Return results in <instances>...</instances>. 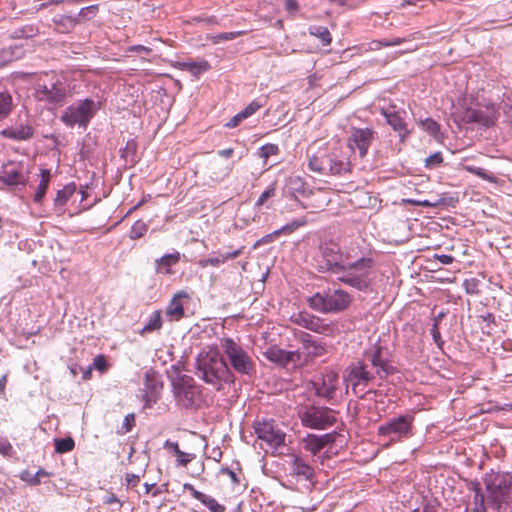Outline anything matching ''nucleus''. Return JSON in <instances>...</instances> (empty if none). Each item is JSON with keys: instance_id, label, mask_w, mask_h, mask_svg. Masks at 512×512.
I'll return each mask as SVG.
<instances>
[{"instance_id": "nucleus-3", "label": "nucleus", "mask_w": 512, "mask_h": 512, "mask_svg": "<svg viewBox=\"0 0 512 512\" xmlns=\"http://www.w3.org/2000/svg\"><path fill=\"white\" fill-rule=\"evenodd\" d=\"M413 429L414 416L402 414L380 424L377 428V436L383 447L387 448L410 439L414 435Z\"/></svg>"}, {"instance_id": "nucleus-1", "label": "nucleus", "mask_w": 512, "mask_h": 512, "mask_svg": "<svg viewBox=\"0 0 512 512\" xmlns=\"http://www.w3.org/2000/svg\"><path fill=\"white\" fill-rule=\"evenodd\" d=\"M375 266L370 253H366L357 242H350V253L336 278L358 291H367L374 278Z\"/></svg>"}, {"instance_id": "nucleus-19", "label": "nucleus", "mask_w": 512, "mask_h": 512, "mask_svg": "<svg viewBox=\"0 0 512 512\" xmlns=\"http://www.w3.org/2000/svg\"><path fill=\"white\" fill-rule=\"evenodd\" d=\"M291 322L306 328L310 331L324 334L330 330L328 324L324 323L319 317L312 315L306 311H301L299 313L293 314L290 318Z\"/></svg>"}, {"instance_id": "nucleus-31", "label": "nucleus", "mask_w": 512, "mask_h": 512, "mask_svg": "<svg viewBox=\"0 0 512 512\" xmlns=\"http://www.w3.org/2000/svg\"><path fill=\"white\" fill-rule=\"evenodd\" d=\"M13 109V99L9 91H0V121L7 118Z\"/></svg>"}, {"instance_id": "nucleus-44", "label": "nucleus", "mask_w": 512, "mask_h": 512, "mask_svg": "<svg viewBox=\"0 0 512 512\" xmlns=\"http://www.w3.org/2000/svg\"><path fill=\"white\" fill-rule=\"evenodd\" d=\"M279 151V147L276 144L267 143L260 147L258 156L266 162L270 156L277 155Z\"/></svg>"}, {"instance_id": "nucleus-33", "label": "nucleus", "mask_w": 512, "mask_h": 512, "mask_svg": "<svg viewBox=\"0 0 512 512\" xmlns=\"http://www.w3.org/2000/svg\"><path fill=\"white\" fill-rule=\"evenodd\" d=\"M161 327H162L161 312L154 311L151 314V316L149 317L147 323L141 329L140 334L144 335L146 333H151L153 331L161 329Z\"/></svg>"}, {"instance_id": "nucleus-46", "label": "nucleus", "mask_w": 512, "mask_h": 512, "mask_svg": "<svg viewBox=\"0 0 512 512\" xmlns=\"http://www.w3.org/2000/svg\"><path fill=\"white\" fill-rule=\"evenodd\" d=\"M443 163V156L441 152H435L425 159V167L427 169L438 168Z\"/></svg>"}, {"instance_id": "nucleus-18", "label": "nucleus", "mask_w": 512, "mask_h": 512, "mask_svg": "<svg viewBox=\"0 0 512 512\" xmlns=\"http://www.w3.org/2000/svg\"><path fill=\"white\" fill-rule=\"evenodd\" d=\"M192 379H182L175 387V397L178 404L185 408H192L199 402L200 391L197 386L191 383Z\"/></svg>"}, {"instance_id": "nucleus-63", "label": "nucleus", "mask_w": 512, "mask_h": 512, "mask_svg": "<svg viewBox=\"0 0 512 512\" xmlns=\"http://www.w3.org/2000/svg\"><path fill=\"white\" fill-rule=\"evenodd\" d=\"M430 333L432 335L434 342L437 344V346L442 347L444 342L441 338V335H440V332H439V329H438V326L436 323L432 326Z\"/></svg>"}, {"instance_id": "nucleus-45", "label": "nucleus", "mask_w": 512, "mask_h": 512, "mask_svg": "<svg viewBox=\"0 0 512 512\" xmlns=\"http://www.w3.org/2000/svg\"><path fill=\"white\" fill-rule=\"evenodd\" d=\"M38 30L32 25H25L13 32L15 38H30L37 34Z\"/></svg>"}, {"instance_id": "nucleus-5", "label": "nucleus", "mask_w": 512, "mask_h": 512, "mask_svg": "<svg viewBox=\"0 0 512 512\" xmlns=\"http://www.w3.org/2000/svg\"><path fill=\"white\" fill-rule=\"evenodd\" d=\"M352 300V295L346 290L328 288L322 292H316L308 298L307 302L313 310L328 314L346 310Z\"/></svg>"}, {"instance_id": "nucleus-25", "label": "nucleus", "mask_w": 512, "mask_h": 512, "mask_svg": "<svg viewBox=\"0 0 512 512\" xmlns=\"http://www.w3.org/2000/svg\"><path fill=\"white\" fill-rule=\"evenodd\" d=\"M1 134L7 139L24 141L33 137L34 128L29 124H20L4 129Z\"/></svg>"}, {"instance_id": "nucleus-14", "label": "nucleus", "mask_w": 512, "mask_h": 512, "mask_svg": "<svg viewBox=\"0 0 512 512\" xmlns=\"http://www.w3.org/2000/svg\"><path fill=\"white\" fill-rule=\"evenodd\" d=\"M375 135L376 132L372 128L352 127L347 139L348 146L352 151L358 150L359 156L364 158L375 139Z\"/></svg>"}, {"instance_id": "nucleus-2", "label": "nucleus", "mask_w": 512, "mask_h": 512, "mask_svg": "<svg viewBox=\"0 0 512 512\" xmlns=\"http://www.w3.org/2000/svg\"><path fill=\"white\" fill-rule=\"evenodd\" d=\"M196 375L218 390L222 383L233 382L234 376L217 348L201 351L196 358Z\"/></svg>"}, {"instance_id": "nucleus-49", "label": "nucleus", "mask_w": 512, "mask_h": 512, "mask_svg": "<svg viewBox=\"0 0 512 512\" xmlns=\"http://www.w3.org/2000/svg\"><path fill=\"white\" fill-rule=\"evenodd\" d=\"M175 455L177 456L176 461L178 466H187L188 463H190L196 457L195 454L185 453L180 449H177V453Z\"/></svg>"}, {"instance_id": "nucleus-8", "label": "nucleus", "mask_w": 512, "mask_h": 512, "mask_svg": "<svg viewBox=\"0 0 512 512\" xmlns=\"http://www.w3.org/2000/svg\"><path fill=\"white\" fill-rule=\"evenodd\" d=\"M98 108L97 103L90 98L78 100L65 108L60 121L69 128L78 126L85 130Z\"/></svg>"}, {"instance_id": "nucleus-21", "label": "nucleus", "mask_w": 512, "mask_h": 512, "mask_svg": "<svg viewBox=\"0 0 512 512\" xmlns=\"http://www.w3.org/2000/svg\"><path fill=\"white\" fill-rule=\"evenodd\" d=\"M264 356L271 362L281 366H286L290 362L300 360L298 351H287L278 346H271L265 352Z\"/></svg>"}, {"instance_id": "nucleus-35", "label": "nucleus", "mask_w": 512, "mask_h": 512, "mask_svg": "<svg viewBox=\"0 0 512 512\" xmlns=\"http://www.w3.org/2000/svg\"><path fill=\"white\" fill-rule=\"evenodd\" d=\"M309 33L318 38L324 46L331 43L332 37L327 27L312 25L309 27Z\"/></svg>"}, {"instance_id": "nucleus-11", "label": "nucleus", "mask_w": 512, "mask_h": 512, "mask_svg": "<svg viewBox=\"0 0 512 512\" xmlns=\"http://www.w3.org/2000/svg\"><path fill=\"white\" fill-rule=\"evenodd\" d=\"M490 503L493 508L499 509L506 503L512 492V473H497L491 475L486 481Z\"/></svg>"}, {"instance_id": "nucleus-54", "label": "nucleus", "mask_w": 512, "mask_h": 512, "mask_svg": "<svg viewBox=\"0 0 512 512\" xmlns=\"http://www.w3.org/2000/svg\"><path fill=\"white\" fill-rule=\"evenodd\" d=\"M297 337H298L299 341L301 342L304 350H306L308 348V346H310L312 344V342L315 340V338L312 335H310L307 332H303V331H300Z\"/></svg>"}, {"instance_id": "nucleus-20", "label": "nucleus", "mask_w": 512, "mask_h": 512, "mask_svg": "<svg viewBox=\"0 0 512 512\" xmlns=\"http://www.w3.org/2000/svg\"><path fill=\"white\" fill-rule=\"evenodd\" d=\"M338 375L334 372H328L321 377V379L315 380L313 385L318 396L324 397L330 400L334 397L336 392V384Z\"/></svg>"}, {"instance_id": "nucleus-61", "label": "nucleus", "mask_w": 512, "mask_h": 512, "mask_svg": "<svg viewBox=\"0 0 512 512\" xmlns=\"http://www.w3.org/2000/svg\"><path fill=\"white\" fill-rule=\"evenodd\" d=\"M219 473L222 475H227L231 479L233 484L240 483V480H239V477L237 476V474L228 467H222L220 469Z\"/></svg>"}, {"instance_id": "nucleus-24", "label": "nucleus", "mask_w": 512, "mask_h": 512, "mask_svg": "<svg viewBox=\"0 0 512 512\" xmlns=\"http://www.w3.org/2000/svg\"><path fill=\"white\" fill-rule=\"evenodd\" d=\"M497 113L494 108L491 111L468 110L465 118L468 122L478 123L485 127L493 126L497 121Z\"/></svg>"}, {"instance_id": "nucleus-51", "label": "nucleus", "mask_w": 512, "mask_h": 512, "mask_svg": "<svg viewBox=\"0 0 512 512\" xmlns=\"http://www.w3.org/2000/svg\"><path fill=\"white\" fill-rule=\"evenodd\" d=\"M243 34H244V31L223 32V33H220V34H217L216 36H214V42L218 43V42H222V41L233 40Z\"/></svg>"}, {"instance_id": "nucleus-50", "label": "nucleus", "mask_w": 512, "mask_h": 512, "mask_svg": "<svg viewBox=\"0 0 512 512\" xmlns=\"http://www.w3.org/2000/svg\"><path fill=\"white\" fill-rule=\"evenodd\" d=\"M93 369L100 371L101 373L105 372L108 368L107 360L104 355L99 354L94 357L93 362L91 364Z\"/></svg>"}, {"instance_id": "nucleus-7", "label": "nucleus", "mask_w": 512, "mask_h": 512, "mask_svg": "<svg viewBox=\"0 0 512 512\" xmlns=\"http://www.w3.org/2000/svg\"><path fill=\"white\" fill-rule=\"evenodd\" d=\"M220 345L227 357L229 369L241 376L251 377L255 374V362L239 343L232 338H223Z\"/></svg>"}, {"instance_id": "nucleus-42", "label": "nucleus", "mask_w": 512, "mask_h": 512, "mask_svg": "<svg viewBox=\"0 0 512 512\" xmlns=\"http://www.w3.org/2000/svg\"><path fill=\"white\" fill-rule=\"evenodd\" d=\"M148 230V225L142 220H137L131 227L129 237L131 240H136L145 235Z\"/></svg>"}, {"instance_id": "nucleus-28", "label": "nucleus", "mask_w": 512, "mask_h": 512, "mask_svg": "<svg viewBox=\"0 0 512 512\" xmlns=\"http://www.w3.org/2000/svg\"><path fill=\"white\" fill-rule=\"evenodd\" d=\"M178 65L181 70L189 71L194 76H198L201 73L210 69V64L206 60H201L198 62H196V61L180 62Z\"/></svg>"}, {"instance_id": "nucleus-62", "label": "nucleus", "mask_w": 512, "mask_h": 512, "mask_svg": "<svg viewBox=\"0 0 512 512\" xmlns=\"http://www.w3.org/2000/svg\"><path fill=\"white\" fill-rule=\"evenodd\" d=\"M98 5H90L82 8L76 16H79V20L81 18L86 17L88 14L95 15L98 11Z\"/></svg>"}, {"instance_id": "nucleus-26", "label": "nucleus", "mask_w": 512, "mask_h": 512, "mask_svg": "<svg viewBox=\"0 0 512 512\" xmlns=\"http://www.w3.org/2000/svg\"><path fill=\"white\" fill-rule=\"evenodd\" d=\"M180 253L174 251L163 255L162 257L155 260V270L158 274L171 275L173 273L172 266L176 265L180 261Z\"/></svg>"}, {"instance_id": "nucleus-22", "label": "nucleus", "mask_w": 512, "mask_h": 512, "mask_svg": "<svg viewBox=\"0 0 512 512\" xmlns=\"http://www.w3.org/2000/svg\"><path fill=\"white\" fill-rule=\"evenodd\" d=\"M290 473L292 476L302 478L309 482H312L315 476L313 467L303 457L298 455H292Z\"/></svg>"}, {"instance_id": "nucleus-59", "label": "nucleus", "mask_w": 512, "mask_h": 512, "mask_svg": "<svg viewBox=\"0 0 512 512\" xmlns=\"http://www.w3.org/2000/svg\"><path fill=\"white\" fill-rule=\"evenodd\" d=\"M247 119L245 115H242V111L237 113L235 116H233L226 124L225 126L228 128H235L238 126L243 120Z\"/></svg>"}, {"instance_id": "nucleus-48", "label": "nucleus", "mask_w": 512, "mask_h": 512, "mask_svg": "<svg viewBox=\"0 0 512 512\" xmlns=\"http://www.w3.org/2000/svg\"><path fill=\"white\" fill-rule=\"evenodd\" d=\"M121 152V156L123 158H128V157H131V159L133 160L136 156V152H137V143L135 140H129L127 141L125 147L123 149L120 150Z\"/></svg>"}, {"instance_id": "nucleus-38", "label": "nucleus", "mask_w": 512, "mask_h": 512, "mask_svg": "<svg viewBox=\"0 0 512 512\" xmlns=\"http://www.w3.org/2000/svg\"><path fill=\"white\" fill-rule=\"evenodd\" d=\"M463 169L471 174L480 177L483 180H487L489 182H495L496 180V177L492 173H488L485 169L481 167H476L473 165H464Z\"/></svg>"}, {"instance_id": "nucleus-36", "label": "nucleus", "mask_w": 512, "mask_h": 512, "mask_svg": "<svg viewBox=\"0 0 512 512\" xmlns=\"http://www.w3.org/2000/svg\"><path fill=\"white\" fill-rule=\"evenodd\" d=\"M326 353L325 343L314 340L310 346L305 350L306 359H313L315 357L322 356Z\"/></svg>"}, {"instance_id": "nucleus-52", "label": "nucleus", "mask_w": 512, "mask_h": 512, "mask_svg": "<svg viewBox=\"0 0 512 512\" xmlns=\"http://www.w3.org/2000/svg\"><path fill=\"white\" fill-rule=\"evenodd\" d=\"M134 425H135L134 414L133 413L127 414L124 418L120 433L125 434V433L130 432L132 430V428L134 427Z\"/></svg>"}, {"instance_id": "nucleus-47", "label": "nucleus", "mask_w": 512, "mask_h": 512, "mask_svg": "<svg viewBox=\"0 0 512 512\" xmlns=\"http://www.w3.org/2000/svg\"><path fill=\"white\" fill-rule=\"evenodd\" d=\"M473 490L475 492V495H474V502H475V505H476L475 511L476 512H479L480 510L484 511L485 510V507H484V495L482 493V490H481V487H480L479 483H475L474 484Z\"/></svg>"}, {"instance_id": "nucleus-41", "label": "nucleus", "mask_w": 512, "mask_h": 512, "mask_svg": "<svg viewBox=\"0 0 512 512\" xmlns=\"http://www.w3.org/2000/svg\"><path fill=\"white\" fill-rule=\"evenodd\" d=\"M213 254L214 255L211 256V257H208V258H205V259H200L197 262L198 266L201 267V268H206L208 266L218 267L221 264L225 263L224 259H223V256L221 255L220 252H214Z\"/></svg>"}, {"instance_id": "nucleus-23", "label": "nucleus", "mask_w": 512, "mask_h": 512, "mask_svg": "<svg viewBox=\"0 0 512 512\" xmlns=\"http://www.w3.org/2000/svg\"><path fill=\"white\" fill-rule=\"evenodd\" d=\"M382 115L392 129L399 134L401 140L409 135L407 124L399 111L382 109Z\"/></svg>"}, {"instance_id": "nucleus-27", "label": "nucleus", "mask_w": 512, "mask_h": 512, "mask_svg": "<svg viewBox=\"0 0 512 512\" xmlns=\"http://www.w3.org/2000/svg\"><path fill=\"white\" fill-rule=\"evenodd\" d=\"M56 28L61 33H69L80 22L76 15H58L53 18Z\"/></svg>"}, {"instance_id": "nucleus-15", "label": "nucleus", "mask_w": 512, "mask_h": 512, "mask_svg": "<svg viewBox=\"0 0 512 512\" xmlns=\"http://www.w3.org/2000/svg\"><path fill=\"white\" fill-rule=\"evenodd\" d=\"M163 389L161 375L154 369L145 372L143 401L145 408H151L160 399Z\"/></svg>"}, {"instance_id": "nucleus-13", "label": "nucleus", "mask_w": 512, "mask_h": 512, "mask_svg": "<svg viewBox=\"0 0 512 512\" xmlns=\"http://www.w3.org/2000/svg\"><path fill=\"white\" fill-rule=\"evenodd\" d=\"M364 362L374 368L375 372L373 373L375 377H379L380 379H386L389 375L395 373L394 366L383 357V348L380 345H375V347L369 351L364 353Z\"/></svg>"}, {"instance_id": "nucleus-17", "label": "nucleus", "mask_w": 512, "mask_h": 512, "mask_svg": "<svg viewBox=\"0 0 512 512\" xmlns=\"http://www.w3.org/2000/svg\"><path fill=\"white\" fill-rule=\"evenodd\" d=\"M254 429L258 439L266 442L269 447L278 449L284 445L286 435L273 422H258Z\"/></svg>"}, {"instance_id": "nucleus-64", "label": "nucleus", "mask_w": 512, "mask_h": 512, "mask_svg": "<svg viewBox=\"0 0 512 512\" xmlns=\"http://www.w3.org/2000/svg\"><path fill=\"white\" fill-rule=\"evenodd\" d=\"M464 285H465L467 293L475 294L478 292V288H477L478 280H476V279L466 280Z\"/></svg>"}, {"instance_id": "nucleus-6", "label": "nucleus", "mask_w": 512, "mask_h": 512, "mask_svg": "<svg viewBox=\"0 0 512 512\" xmlns=\"http://www.w3.org/2000/svg\"><path fill=\"white\" fill-rule=\"evenodd\" d=\"M308 167L313 172L325 175H337L349 170L348 163L340 155L338 149L328 147L319 148L309 156Z\"/></svg>"}, {"instance_id": "nucleus-56", "label": "nucleus", "mask_w": 512, "mask_h": 512, "mask_svg": "<svg viewBox=\"0 0 512 512\" xmlns=\"http://www.w3.org/2000/svg\"><path fill=\"white\" fill-rule=\"evenodd\" d=\"M423 512H441V507L436 500L428 499L424 503Z\"/></svg>"}, {"instance_id": "nucleus-57", "label": "nucleus", "mask_w": 512, "mask_h": 512, "mask_svg": "<svg viewBox=\"0 0 512 512\" xmlns=\"http://www.w3.org/2000/svg\"><path fill=\"white\" fill-rule=\"evenodd\" d=\"M261 107H262V104L258 103L257 101H252L249 105H247L242 110V115H245V117L248 118V117L252 116Z\"/></svg>"}, {"instance_id": "nucleus-43", "label": "nucleus", "mask_w": 512, "mask_h": 512, "mask_svg": "<svg viewBox=\"0 0 512 512\" xmlns=\"http://www.w3.org/2000/svg\"><path fill=\"white\" fill-rule=\"evenodd\" d=\"M200 502L211 512H225L226 510L224 505L218 503L217 500L210 495L205 494Z\"/></svg>"}, {"instance_id": "nucleus-53", "label": "nucleus", "mask_w": 512, "mask_h": 512, "mask_svg": "<svg viewBox=\"0 0 512 512\" xmlns=\"http://www.w3.org/2000/svg\"><path fill=\"white\" fill-rule=\"evenodd\" d=\"M280 232L279 230H275L273 231L272 233H269L265 236H263L262 238H260L254 245V247H258L260 245H264V244H268V243H271L273 242L274 240H276L279 236H280Z\"/></svg>"}, {"instance_id": "nucleus-16", "label": "nucleus", "mask_w": 512, "mask_h": 512, "mask_svg": "<svg viewBox=\"0 0 512 512\" xmlns=\"http://www.w3.org/2000/svg\"><path fill=\"white\" fill-rule=\"evenodd\" d=\"M28 180V170L22 162L8 161L0 170V181L9 186L25 185Z\"/></svg>"}, {"instance_id": "nucleus-32", "label": "nucleus", "mask_w": 512, "mask_h": 512, "mask_svg": "<svg viewBox=\"0 0 512 512\" xmlns=\"http://www.w3.org/2000/svg\"><path fill=\"white\" fill-rule=\"evenodd\" d=\"M76 188L77 187L75 183H69L65 185L61 190H58L54 199L55 206H64L70 197L75 193Z\"/></svg>"}, {"instance_id": "nucleus-58", "label": "nucleus", "mask_w": 512, "mask_h": 512, "mask_svg": "<svg viewBox=\"0 0 512 512\" xmlns=\"http://www.w3.org/2000/svg\"><path fill=\"white\" fill-rule=\"evenodd\" d=\"M275 195V188L274 187H269L267 188L258 198L257 202H256V206H261L263 205L270 197L274 196Z\"/></svg>"}, {"instance_id": "nucleus-34", "label": "nucleus", "mask_w": 512, "mask_h": 512, "mask_svg": "<svg viewBox=\"0 0 512 512\" xmlns=\"http://www.w3.org/2000/svg\"><path fill=\"white\" fill-rule=\"evenodd\" d=\"M303 447L313 456L317 455L323 449L321 440L318 439V435L315 434H309L303 439Z\"/></svg>"}, {"instance_id": "nucleus-10", "label": "nucleus", "mask_w": 512, "mask_h": 512, "mask_svg": "<svg viewBox=\"0 0 512 512\" xmlns=\"http://www.w3.org/2000/svg\"><path fill=\"white\" fill-rule=\"evenodd\" d=\"M70 96V85L62 77H53L49 81L38 83L35 97L38 101L52 105H62Z\"/></svg>"}, {"instance_id": "nucleus-4", "label": "nucleus", "mask_w": 512, "mask_h": 512, "mask_svg": "<svg viewBox=\"0 0 512 512\" xmlns=\"http://www.w3.org/2000/svg\"><path fill=\"white\" fill-rule=\"evenodd\" d=\"M348 253H350V243L341 248L333 241L321 242L314 257L316 269L319 272H328L337 276L343 268Z\"/></svg>"}, {"instance_id": "nucleus-30", "label": "nucleus", "mask_w": 512, "mask_h": 512, "mask_svg": "<svg viewBox=\"0 0 512 512\" xmlns=\"http://www.w3.org/2000/svg\"><path fill=\"white\" fill-rule=\"evenodd\" d=\"M185 296V294H176L170 301L166 314L174 320H179L184 315V308L179 298Z\"/></svg>"}, {"instance_id": "nucleus-29", "label": "nucleus", "mask_w": 512, "mask_h": 512, "mask_svg": "<svg viewBox=\"0 0 512 512\" xmlns=\"http://www.w3.org/2000/svg\"><path fill=\"white\" fill-rule=\"evenodd\" d=\"M40 176L41 180L34 195V202L36 203H41L46 194L51 179V172L48 169H42Z\"/></svg>"}, {"instance_id": "nucleus-55", "label": "nucleus", "mask_w": 512, "mask_h": 512, "mask_svg": "<svg viewBox=\"0 0 512 512\" xmlns=\"http://www.w3.org/2000/svg\"><path fill=\"white\" fill-rule=\"evenodd\" d=\"M14 453L13 447L6 439H0V454L11 457Z\"/></svg>"}, {"instance_id": "nucleus-60", "label": "nucleus", "mask_w": 512, "mask_h": 512, "mask_svg": "<svg viewBox=\"0 0 512 512\" xmlns=\"http://www.w3.org/2000/svg\"><path fill=\"white\" fill-rule=\"evenodd\" d=\"M183 489L189 491L191 493L192 497L198 501H201V499L205 495L204 493L196 490L195 487L190 483H185L183 485Z\"/></svg>"}, {"instance_id": "nucleus-40", "label": "nucleus", "mask_w": 512, "mask_h": 512, "mask_svg": "<svg viewBox=\"0 0 512 512\" xmlns=\"http://www.w3.org/2000/svg\"><path fill=\"white\" fill-rule=\"evenodd\" d=\"M420 125L424 131L433 136L434 138H438L440 133L439 124L432 118H426L420 121Z\"/></svg>"}, {"instance_id": "nucleus-37", "label": "nucleus", "mask_w": 512, "mask_h": 512, "mask_svg": "<svg viewBox=\"0 0 512 512\" xmlns=\"http://www.w3.org/2000/svg\"><path fill=\"white\" fill-rule=\"evenodd\" d=\"M74 446L75 442L72 437L59 438L55 440V451L59 454L72 451Z\"/></svg>"}, {"instance_id": "nucleus-12", "label": "nucleus", "mask_w": 512, "mask_h": 512, "mask_svg": "<svg viewBox=\"0 0 512 512\" xmlns=\"http://www.w3.org/2000/svg\"><path fill=\"white\" fill-rule=\"evenodd\" d=\"M300 418L305 427L311 429H327L336 422V412L328 407L309 406Z\"/></svg>"}, {"instance_id": "nucleus-39", "label": "nucleus", "mask_w": 512, "mask_h": 512, "mask_svg": "<svg viewBox=\"0 0 512 512\" xmlns=\"http://www.w3.org/2000/svg\"><path fill=\"white\" fill-rule=\"evenodd\" d=\"M306 223H307L306 218L305 217H301V218L295 219V220L287 223L286 225L282 226L278 230H279L281 235H290L291 233H293L298 228H300L302 226H305Z\"/></svg>"}, {"instance_id": "nucleus-9", "label": "nucleus", "mask_w": 512, "mask_h": 512, "mask_svg": "<svg viewBox=\"0 0 512 512\" xmlns=\"http://www.w3.org/2000/svg\"><path fill=\"white\" fill-rule=\"evenodd\" d=\"M374 379L375 375L368 369V364L364 361L349 365L343 376L346 383V392L351 388L353 394L361 399L368 392L367 388Z\"/></svg>"}]
</instances>
